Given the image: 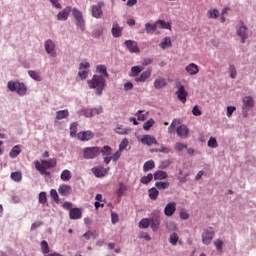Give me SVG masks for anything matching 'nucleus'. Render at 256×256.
<instances>
[{"label": "nucleus", "mask_w": 256, "mask_h": 256, "mask_svg": "<svg viewBox=\"0 0 256 256\" xmlns=\"http://www.w3.org/2000/svg\"><path fill=\"white\" fill-rule=\"evenodd\" d=\"M88 85L90 89H94L96 95H102L103 89H105V78L103 76L94 75L91 80H88Z\"/></svg>", "instance_id": "1"}, {"label": "nucleus", "mask_w": 256, "mask_h": 256, "mask_svg": "<svg viewBox=\"0 0 256 256\" xmlns=\"http://www.w3.org/2000/svg\"><path fill=\"white\" fill-rule=\"evenodd\" d=\"M57 165V160L55 158L49 160H42V162L36 161L35 167L39 173L45 175L46 177L51 175V173L47 172V169H51Z\"/></svg>", "instance_id": "2"}, {"label": "nucleus", "mask_w": 256, "mask_h": 256, "mask_svg": "<svg viewBox=\"0 0 256 256\" xmlns=\"http://www.w3.org/2000/svg\"><path fill=\"white\" fill-rule=\"evenodd\" d=\"M101 155V148L94 147H86L83 149L82 157L83 159H97Z\"/></svg>", "instance_id": "3"}, {"label": "nucleus", "mask_w": 256, "mask_h": 256, "mask_svg": "<svg viewBox=\"0 0 256 256\" xmlns=\"http://www.w3.org/2000/svg\"><path fill=\"white\" fill-rule=\"evenodd\" d=\"M8 89L12 92L16 91V93L18 95H25V93H27V87H25V84L20 83L18 81H16V82L9 81Z\"/></svg>", "instance_id": "4"}, {"label": "nucleus", "mask_w": 256, "mask_h": 256, "mask_svg": "<svg viewBox=\"0 0 256 256\" xmlns=\"http://www.w3.org/2000/svg\"><path fill=\"white\" fill-rule=\"evenodd\" d=\"M72 15L74 19H76L77 27H79L81 31H85V20L83 19V13H81V10L73 8Z\"/></svg>", "instance_id": "5"}, {"label": "nucleus", "mask_w": 256, "mask_h": 256, "mask_svg": "<svg viewBox=\"0 0 256 256\" xmlns=\"http://www.w3.org/2000/svg\"><path fill=\"white\" fill-rule=\"evenodd\" d=\"M176 89H178L176 91V95H177L179 101H181V103H186L188 93H187V90H185V86H183V84H181V82H177Z\"/></svg>", "instance_id": "6"}, {"label": "nucleus", "mask_w": 256, "mask_h": 256, "mask_svg": "<svg viewBox=\"0 0 256 256\" xmlns=\"http://www.w3.org/2000/svg\"><path fill=\"white\" fill-rule=\"evenodd\" d=\"M213 237H215V232L213 231V228H207L202 233V243L204 245H211V241H213Z\"/></svg>", "instance_id": "7"}, {"label": "nucleus", "mask_w": 256, "mask_h": 256, "mask_svg": "<svg viewBox=\"0 0 256 256\" xmlns=\"http://www.w3.org/2000/svg\"><path fill=\"white\" fill-rule=\"evenodd\" d=\"M242 101H243L242 111L245 115H247V111H249V109H253L255 105V100H253V97L251 96H245Z\"/></svg>", "instance_id": "8"}, {"label": "nucleus", "mask_w": 256, "mask_h": 256, "mask_svg": "<svg viewBox=\"0 0 256 256\" xmlns=\"http://www.w3.org/2000/svg\"><path fill=\"white\" fill-rule=\"evenodd\" d=\"M89 67H91L89 62L80 63L78 76L80 77L81 81H83L87 75H89Z\"/></svg>", "instance_id": "9"}, {"label": "nucleus", "mask_w": 256, "mask_h": 256, "mask_svg": "<svg viewBox=\"0 0 256 256\" xmlns=\"http://www.w3.org/2000/svg\"><path fill=\"white\" fill-rule=\"evenodd\" d=\"M94 177H97L98 179L105 177L107 173H109V168H104L103 166H96L91 169Z\"/></svg>", "instance_id": "10"}, {"label": "nucleus", "mask_w": 256, "mask_h": 256, "mask_svg": "<svg viewBox=\"0 0 256 256\" xmlns=\"http://www.w3.org/2000/svg\"><path fill=\"white\" fill-rule=\"evenodd\" d=\"M125 47L129 50L130 53H140L139 44L133 40H126L124 42Z\"/></svg>", "instance_id": "11"}, {"label": "nucleus", "mask_w": 256, "mask_h": 256, "mask_svg": "<svg viewBox=\"0 0 256 256\" xmlns=\"http://www.w3.org/2000/svg\"><path fill=\"white\" fill-rule=\"evenodd\" d=\"M175 211H177V203L169 202L164 208V215H166V217H173Z\"/></svg>", "instance_id": "12"}, {"label": "nucleus", "mask_w": 256, "mask_h": 256, "mask_svg": "<svg viewBox=\"0 0 256 256\" xmlns=\"http://www.w3.org/2000/svg\"><path fill=\"white\" fill-rule=\"evenodd\" d=\"M101 113H103V108L84 109L82 111L84 117H95V115H101Z\"/></svg>", "instance_id": "13"}, {"label": "nucleus", "mask_w": 256, "mask_h": 256, "mask_svg": "<svg viewBox=\"0 0 256 256\" xmlns=\"http://www.w3.org/2000/svg\"><path fill=\"white\" fill-rule=\"evenodd\" d=\"M103 2H98L97 5L92 6V17L95 19H100L101 15H103Z\"/></svg>", "instance_id": "14"}, {"label": "nucleus", "mask_w": 256, "mask_h": 256, "mask_svg": "<svg viewBox=\"0 0 256 256\" xmlns=\"http://www.w3.org/2000/svg\"><path fill=\"white\" fill-rule=\"evenodd\" d=\"M176 133L181 139H187L189 137V128L185 124H182L176 129Z\"/></svg>", "instance_id": "15"}, {"label": "nucleus", "mask_w": 256, "mask_h": 256, "mask_svg": "<svg viewBox=\"0 0 256 256\" xmlns=\"http://www.w3.org/2000/svg\"><path fill=\"white\" fill-rule=\"evenodd\" d=\"M236 33L241 38L242 43H245V39H247V27L243 23H240V26L236 28Z\"/></svg>", "instance_id": "16"}, {"label": "nucleus", "mask_w": 256, "mask_h": 256, "mask_svg": "<svg viewBox=\"0 0 256 256\" xmlns=\"http://www.w3.org/2000/svg\"><path fill=\"white\" fill-rule=\"evenodd\" d=\"M77 137L80 141H91L93 137H95V134L91 132V130L82 131L77 134Z\"/></svg>", "instance_id": "17"}, {"label": "nucleus", "mask_w": 256, "mask_h": 256, "mask_svg": "<svg viewBox=\"0 0 256 256\" xmlns=\"http://www.w3.org/2000/svg\"><path fill=\"white\" fill-rule=\"evenodd\" d=\"M69 15H71V6H67L61 12L57 14L58 21H67L69 19Z\"/></svg>", "instance_id": "18"}, {"label": "nucleus", "mask_w": 256, "mask_h": 256, "mask_svg": "<svg viewBox=\"0 0 256 256\" xmlns=\"http://www.w3.org/2000/svg\"><path fill=\"white\" fill-rule=\"evenodd\" d=\"M152 72L153 70L151 68H147L146 71L142 72L140 76L135 78L136 83H145V80L151 77Z\"/></svg>", "instance_id": "19"}, {"label": "nucleus", "mask_w": 256, "mask_h": 256, "mask_svg": "<svg viewBox=\"0 0 256 256\" xmlns=\"http://www.w3.org/2000/svg\"><path fill=\"white\" fill-rule=\"evenodd\" d=\"M141 143H143V145H148V147H151V145H158L155 136L151 135H144L141 139Z\"/></svg>", "instance_id": "20"}, {"label": "nucleus", "mask_w": 256, "mask_h": 256, "mask_svg": "<svg viewBox=\"0 0 256 256\" xmlns=\"http://www.w3.org/2000/svg\"><path fill=\"white\" fill-rule=\"evenodd\" d=\"M45 51L46 53H48V55H51L52 57H55V42H53V40L51 39H48L46 42H45Z\"/></svg>", "instance_id": "21"}, {"label": "nucleus", "mask_w": 256, "mask_h": 256, "mask_svg": "<svg viewBox=\"0 0 256 256\" xmlns=\"http://www.w3.org/2000/svg\"><path fill=\"white\" fill-rule=\"evenodd\" d=\"M111 33L115 38L121 37L123 35V27L119 26V23L113 22Z\"/></svg>", "instance_id": "22"}, {"label": "nucleus", "mask_w": 256, "mask_h": 256, "mask_svg": "<svg viewBox=\"0 0 256 256\" xmlns=\"http://www.w3.org/2000/svg\"><path fill=\"white\" fill-rule=\"evenodd\" d=\"M72 188L70 185L62 184L58 188L59 195H62V197H67L68 195H71Z\"/></svg>", "instance_id": "23"}, {"label": "nucleus", "mask_w": 256, "mask_h": 256, "mask_svg": "<svg viewBox=\"0 0 256 256\" xmlns=\"http://www.w3.org/2000/svg\"><path fill=\"white\" fill-rule=\"evenodd\" d=\"M167 87V80L163 77H158L154 80V88L155 89H164Z\"/></svg>", "instance_id": "24"}, {"label": "nucleus", "mask_w": 256, "mask_h": 256, "mask_svg": "<svg viewBox=\"0 0 256 256\" xmlns=\"http://www.w3.org/2000/svg\"><path fill=\"white\" fill-rule=\"evenodd\" d=\"M69 217H70V219H73V220L81 219V217H82L81 209H79V208L70 209Z\"/></svg>", "instance_id": "25"}, {"label": "nucleus", "mask_w": 256, "mask_h": 256, "mask_svg": "<svg viewBox=\"0 0 256 256\" xmlns=\"http://www.w3.org/2000/svg\"><path fill=\"white\" fill-rule=\"evenodd\" d=\"M185 70L189 75H197V73H199V66H197L195 63H190L188 66H186Z\"/></svg>", "instance_id": "26"}, {"label": "nucleus", "mask_w": 256, "mask_h": 256, "mask_svg": "<svg viewBox=\"0 0 256 256\" xmlns=\"http://www.w3.org/2000/svg\"><path fill=\"white\" fill-rule=\"evenodd\" d=\"M159 225H161V220L159 218H150V227L152 231H159Z\"/></svg>", "instance_id": "27"}, {"label": "nucleus", "mask_w": 256, "mask_h": 256, "mask_svg": "<svg viewBox=\"0 0 256 256\" xmlns=\"http://www.w3.org/2000/svg\"><path fill=\"white\" fill-rule=\"evenodd\" d=\"M168 177V174L166 171H163V170H157L155 173H154V179L155 181H163V179H167Z\"/></svg>", "instance_id": "28"}, {"label": "nucleus", "mask_w": 256, "mask_h": 256, "mask_svg": "<svg viewBox=\"0 0 256 256\" xmlns=\"http://www.w3.org/2000/svg\"><path fill=\"white\" fill-rule=\"evenodd\" d=\"M127 191V186L123 182H119L118 189L116 190L117 197H122Z\"/></svg>", "instance_id": "29"}, {"label": "nucleus", "mask_w": 256, "mask_h": 256, "mask_svg": "<svg viewBox=\"0 0 256 256\" xmlns=\"http://www.w3.org/2000/svg\"><path fill=\"white\" fill-rule=\"evenodd\" d=\"M155 169V162L153 160H148L143 165V171L144 173H147V171H151Z\"/></svg>", "instance_id": "30"}, {"label": "nucleus", "mask_w": 256, "mask_h": 256, "mask_svg": "<svg viewBox=\"0 0 256 256\" xmlns=\"http://www.w3.org/2000/svg\"><path fill=\"white\" fill-rule=\"evenodd\" d=\"M145 31L148 34L153 35V33H155V31H157V22L155 24L146 23L145 24Z\"/></svg>", "instance_id": "31"}, {"label": "nucleus", "mask_w": 256, "mask_h": 256, "mask_svg": "<svg viewBox=\"0 0 256 256\" xmlns=\"http://www.w3.org/2000/svg\"><path fill=\"white\" fill-rule=\"evenodd\" d=\"M148 195L152 201H155L157 200V197H159V190H157L156 187H152L148 190Z\"/></svg>", "instance_id": "32"}, {"label": "nucleus", "mask_w": 256, "mask_h": 256, "mask_svg": "<svg viewBox=\"0 0 256 256\" xmlns=\"http://www.w3.org/2000/svg\"><path fill=\"white\" fill-rule=\"evenodd\" d=\"M69 117V110H60L56 112L57 121H61V119H67Z\"/></svg>", "instance_id": "33"}, {"label": "nucleus", "mask_w": 256, "mask_h": 256, "mask_svg": "<svg viewBox=\"0 0 256 256\" xmlns=\"http://www.w3.org/2000/svg\"><path fill=\"white\" fill-rule=\"evenodd\" d=\"M20 153H21V146L16 145L11 149V151L9 152V155L11 159H15V157H17Z\"/></svg>", "instance_id": "34"}, {"label": "nucleus", "mask_w": 256, "mask_h": 256, "mask_svg": "<svg viewBox=\"0 0 256 256\" xmlns=\"http://www.w3.org/2000/svg\"><path fill=\"white\" fill-rule=\"evenodd\" d=\"M155 187L157 188V189H159V191H163V190H165V189H169V187H170V184H169V182L168 181H164V182H156L155 183Z\"/></svg>", "instance_id": "35"}, {"label": "nucleus", "mask_w": 256, "mask_h": 256, "mask_svg": "<svg viewBox=\"0 0 256 256\" xmlns=\"http://www.w3.org/2000/svg\"><path fill=\"white\" fill-rule=\"evenodd\" d=\"M12 181H16V183H19L21 179H23V174L21 171L12 172L10 175Z\"/></svg>", "instance_id": "36"}, {"label": "nucleus", "mask_w": 256, "mask_h": 256, "mask_svg": "<svg viewBox=\"0 0 256 256\" xmlns=\"http://www.w3.org/2000/svg\"><path fill=\"white\" fill-rule=\"evenodd\" d=\"M41 250L44 256H49L51 253H49V244L47 241L43 240L41 242Z\"/></svg>", "instance_id": "37"}, {"label": "nucleus", "mask_w": 256, "mask_h": 256, "mask_svg": "<svg viewBox=\"0 0 256 256\" xmlns=\"http://www.w3.org/2000/svg\"><path fill=\"white\" fill-rule=\"evenodd\" d=\"M153 177H154V175L149 173L147 176H143L140 179V183H142L143 185H149V183H151L153 181Z\"/></svg>", "instance_id": "38"}, {"label": "nucleus", "mask_w": 256, "mask_h": 256, "mask_svg": "<svg viewBox=\"0 0 256 256\" xmlns=\"http://www.w3.org/2000/svg\"><path fill=\"white\" fill-rule=\"evenodd\" d=\"M156 25L160 26V29H169L171 30V23L165 22V20H157Z\"/></svg>", "instance_id": "39"}, {"label": "nucleus", "mask_w": 256, "mask_h": 256, "mask_svg": "<svg viewBox=\"0 0 256 256\" xmlns=\"http://www.w3.org/2000/svg\"><path fill=\"white\" fill-rule=\"evenodd\" d=\"M150 223H151V219H149V218H143V219L139 222L138 227H139L140 229H147V227H149Z\"/></svg>", "instance_id": "40"}, {"label": "nucleus", "mask_w": 256, "mask_h": 256, "mask_svg": "<svg viewBox=\"0 0 256 256\" xmlns=\"http://www.w3.org/2000/svg\"><path fill=\"white\" fill-rule=\"evenodd\" d=\"M171 38L170 37H165L162 42L160 43L161 49H167L168 47H171Z\"/></svg>", "instance_id": "41"}, {"label": "nucleus", "mask_w": 256, "mask_h": 256, "mask_svg": "<svg viewBox=\"0 0 256 256\" xmlns=\"http://www.w3.org/2000/svg\"><path fill=\"white\" fill-rule=\"evenodd\" d=\"M112 151L113 149H111L110 146H104L103 148H100V153L103 155V157H109Z\"/></svg>", "instance_id": "42"}, {"label": "nucleus", "mask_w": 256, "mask_h": 256, "mask_svg": "<svg viewBox=\"0 0 256 256\" xmlns=\"http://www.w3.org/2000/svg\"><path fill=\"white\" fill-rule=\"evenodd\" d=\"M135 115L138 117V121H145V119H147V115H149V112L139 110Z\"/></svg>", "instance_id": "43"}, {"label": "nucleus", "mask_w": 256, "mask_h": 256, "mask_svg": "<svg viewBox=\"0 0 256 256\" xmlns=\"http://www.w3.org/2000/svg\"><path fill=\"white\" fill-rule=\"evenodd\" d=\"M208 19H217L219 17V10L210 9L207 11Z\"/></svg>", "instance_id": "44"}, {"label": "nucleus", "mask_w": 256, "mask_h": 256, "mask_svg": "<svg viewBox=\"0 0 256 256\" xmlns=\"http://www.w3.org/2000/svg\"><path fill=\"white\" fill-rule=\"evenodd\" d=\"M71 171L69 170H63L61 175H60V179H62V181H70L71 179Z\"/></svg>", "instance_id": "45"}, {"label": "nucleus", "mask_w": 256, "mask_h": 256, "mask_svg": "<svg viewBox=\"0 0 256 256\" xmlns=\"http://www.w3.org/2000/svg\"><path fill=\"white\" fill-rule=\"evenodd\" d=\"M208 147H210V149H217V147H219V144L217 143V139L215 137H210V139L208 140Z\"/></svg>", "instance_id": "46"}, {"label": "nucleus", "mask_w": 256, "mask_h": 256, "mask_svg": "<svg viewBox=\"0 0 256 256\" xmlns=\"http://www.w3.org/2000/svg\"><path fill=\"white\" fill-rule=\"evenodd\" d=\"M153 125H155V120L151 118L143 124L144 131H149Z\"/></svg>", "instance_id": "47"}, {"label": "nucleus", "mask_w": 256, "mask_h": 256, "mask_svg": "<svg viewBox=\"0 0 256 256\" xmlns=\"http://www.w3.org/2000/svg\"><path fill=\"white\" fill-rule=\"evenodd\" d=\"M129 131H131L129 128H123V126H118L115 129V132L118 135H127V133H129Z\"/></svg>", "instance_id": "48"}, {"label": "nucleus", "mask_w": 256, "mask_h": 256, "mask_svg": "<svg viewBox=\"0 0 256 256\" xmlns=\"http://www.w3.org/2000/svg\"><path fill=\"white\" fill-rule=\"evenodd\" d=\"M96 71L104 75V77H109V74L107 73V67H105V65H98L96 67Z\"/></svg>", "instance_id": "49"}, {"label": "nucleus", "mask_w": 256, "mask_h": 256, "mask_svg": "<svg viewBox=\"0 0 256 256\" xmlns=\"http://www.w3.org/2000/svg\"><path fill=\"white\" fill-rule=\"evenodd\" d=\"M128 146H129V140H128L127 138H124V139L121 141L118 150H119L121 153H123V151H125V149H127Z\"/></svg>", "instance_id": "50"}, {"label": "nucleus", "mask_w": 256, "mask_h": 256, "mask_svg": "<svg viewBox=\"0 0 256 256\" xmlns=\"http://www.w3.org/2000/svg\"><path fill=\"white\" fill-rule=\"evenodd\" d=\"M28 75L34 79V81H41V75H39V72L30 70L28 71Z\"/></svg>", "instance_id": "51"}, {"label": "nucleus", "mask_w": 256, "mask_h": 256, "mask_svg": "<svg viewBox=\"0 0 256 256\" xmlns=\"http://www.w3.org/2000/svg\"><path fill=\"white\" fill-rule=\"evenodd\" d=\"M144 69L145 68L141 66H134L131 68V73L133 77H137V75H139V73H141V71H143Z\"/></svg>", "instance_id": "52"}, {"label": "nucleus", "mask_w": 256, "mask_h": 256, "mask_svg": "<svg viewBox=\"0 0 256 256\" xmlns=\"http://www.w3.org/2000/svg\"><path fill=\"white\" fill-rule=\"evenodd\" d=\"M179 241V235L177 233H172L169 237V243L172 245H177V242Z\"/></svg>", "instance_id": "53"}, {"label": "nucleus", "mask_w": 256, "mask_h": 256, "mask_svg": "<svg viewBox=\"0 0 256 256\" xmlns=\"http://www.w3.org/2000/svg\"><path fill=\"white\" fill-rule=\"evenodd\" d=\"M77 122L70 125V137H75L77 135Z\"/></svg>", "instance_id": "54"}, {"label": "nucleus", "mask_w": 256, "mask_h": 256, "mask_svg": "<svg viewBox=\"0 0 256 256\" xmlns=\"http://www.w3.org/2000/svg\"><path fill=\"white\" fill-rule=\"evenodd\" d=\"M174 149L176 151H178V153H181V151H183V149H187V145L186 144H183L181 142H178L174 145Z\"/></svg>", "instance_id": "55"}, {"label": "nucleus", "mask_w": 256, "mask_h": 256, "mask_svg": "<svg viewBox=\"0 0 256 256\" xmlns=\"http://www.w3.org/2000/svg\"><path fill=\"white\" fill-rule=\"evenodd\" d=\"M123 152H121V150L116 151L111 157L112 161H114V163H117V161H119V159H121V155Z\"/></svg>", "instance_id": "56"}, {"label": "nucleus", "mask_w": 256, "mask_h": 256, "mask_svg": "<svg viewBox=\"0 0 256 256\" xmlns=\"http://www.w3.org/2000/svg\"><path fill=\"white\" fill-rule=\"evenodd\" d=\"M214 245H215L217 251H219V252L223 251V242L221 239L215 240Z\"/></svg>", "instance_id": "57"}, {"label": "nucleus", "mask_w": 256, "mask_h": 256, "mask_svg": "<svg viewBox=\"0 0 256 256\" xmlns=\"http://www.w3.org/2000/svg\"><path fill=\"white\" fill-rule=\"evenodd\" d=\"M229 73H230L231 79H235L237 77V69L235 68V65H230Z\"/></svg>", "instance_id": "58"}, {"label": "nucleus", "mask_w": 256, "mask_h": 256, "mask_svg": "<svg viewBox=\"0 0 256 256\" xmlns=\"http://www.w3.org/2000/svg\"><path fill=\"white\" fill-rule=\"evenodd\" d=\"M50 197L51 199H53V201H55L56 203L59 202V194L57 193V190L52 189L50 191Z\"/></svg>", "instance_id": "59"}, {"label": "nucleus", "mask_w": 256, "mask_h": 256, "mask_svg": "<svg viewBox=\"0 0 256 256\" xmlns=\"http://www.w3.org/2000/svg\"><path fill=\"white\" fill-rule=\"evenodd\" d=\"M39 203H41L42 205H45V203H47V193L40 192V194H39Z\"/></svg>", "instance_id": "60"}, {"label": "nucleus", "mask_w": 256, "mask_h": 256, "mask_svg": "<svg viewBox=\"0 0 256 256\" xmlns=\"http://www.w3.org/2000/svg\"><path fill=\"white\" fill-rule=\"evenodd\" d=\"M192 115H194L195 117H200V115H202V112H201V110H199V106L198 105L193 107Z\"/></svg>", "instance_id": "61"}, {"label": "nucleus", "mask_w": 256, "mask_h": 256, "mask_svg": "<svg viewBox=\"0 0 256 256\" xmlns=\"http://www.w3.org/2000/svg\"><path fill=\"white\" fill-rule=\"evenodd\" d=\"M180 219H182L183 221H187V219H189V213L182 209L180 211Z\"/></svg>", "instance_id": "62"}, {"label": "nucleus", "mask_w": 256, "mask_h": 256, "mask_svg": "<svg viewBox=\"0 0 256 256\" xmlns=\"http://www.w3.org/2000/svg\"><path fill=\"white\" fill-rule=\"evenodd\" d=\"M101 35H103V27H100L94 30L93 37L97 38V37H101Z\"/></svg>", "instance_id": "63"}, {"label": "nucleus", "mask_w": 256, "mask_h": 256, "mask_svg": "<svg viewBox=\"0 0 256 256\" xmlns=\"http://www.w3.org/2000/svg\"><path fill=\"white\" fill-rule=\"evenodd\" d=\"M140 239H145V241H149L151 239V236L146 232H141L139 234Z\"/></svg>", "instance_id": "64"}]
</instances>
